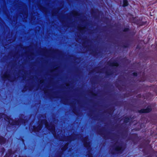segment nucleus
Segmentation results:
<instances>
[{"mask_svg": "<svg viewBox=\"0 0 157 157\" xmlns=\"http://www.w3.org/2000/svg\"><path fill=\"white\" fill-rule=\"evenodd\" d=\"M45 124L46 128L50 131L53 135L54 136L55 134V127L54 126L51 124H50L49 125L45 119L42 120L41 121V124H39L37 127L33 126V131L34 132H39L42 128V124Z\"/></svg>", "mask_w": 157, "mask_h": 157, "instance_id": "nucleus-1", "label": "nucleus"}, {"mask_svg": "<svg viewBox=\"0 0 157 157\" xmlns=\"http://www.w3.org/2000/svg\"><path fill=\"white\" fill-rule=\"evenodd\" d=\"M1 117L3 118L6 121L8 122L9 124H10L12 125H19L21 124V123H24L25 125V122L23 119L18 120L17 121H13L9 117L4 114H2L1 115Z\"/></svg>", "mask_w": 157, "mask_h": 157, "instance_id": "nucleus-2", "label": "nucleus"}, {"mask_svg": "<svg viewBox=\"0 0 157 157\" xmlns=\"http://www.w3.org/2000/svg\"><path fill=\"white\" fill-rule=\"evenodd\" d=\"M85 147H87L88 149H90V143L89 142L88 138L86 137L82 140Z\"/></svg>", "mask_w": 157, "mask_h": 157, "instance_id": "nucleus-3", "label": "nucleus"}, {"mask_svg": "<svg viewBox=\"0 0 157 157\" xmlns=\"http://www.w3.org/2000/svg\"><path fill=\"white\" fill-rule=\"evenodd\" d=\"M151 109L150 106H148L146 109H142L139 111V112L140 113H146L150 112Z\"/></svg>", "mask_w": 157, "mask_h": 157, "instance_id": "nucleus-4", "label": "nucleus"}, {"mask_svg": "<svg viewBox=\"0 0 157 157\" xmlns=\"http://www.w3.org/2000/svg\"><path fill=\"white\" fill-rule=\"evenodd\" d=\"M10 75L7 74V73H5L2 76V78L3 79H8L10 80Z\"/></svg>", "mask_w": 157, "mask_h": 157, "instance_id": "nucleus-5", "label": "nucleus"}, {"mask_svg": "<svg viewBox=\"0 0 157 157\" xmlns=\"http://www.w3.org/2000/svg\"><path fill=\"white\" fill-rule=\"evenodd\" d=\"M108 64L110 66H117L118 65V63L116 62H110V61L108 62Z\"/></svg>", "mask_w": 157, "mask_h": 157, "instance_id": "nucleus-6", "label": "nucleus"}, {"mask_svg": "<svg viewBox=\"0 0 157 157\" xmlns=\"http://www.w3.org/2000/svg\"><path fill=\"white\" fill-rule=\"evenodd\" d=\"M115 150L117 151L121 152L123 151L122 147L121 146H117L115 147Z\"/></svg>", "mask_w": 157, "mask_h": 157, "instance_id": "nucleus-7", "label": "nucleus"}, {"mask_svg": "<svg viewBox=\"0 0 157 157\" xmlns=\"http://www.w3.org/2000/svg\"><path fill=\"white\" fill-rule=\"evenodd\" d=\"M123 6H128V2L127 0H123Z\"/></svg>", "mask_w": 157, "mask_h": 157, "instance_id": "nucleus-8", "label": "nucleus"}, {"mask_svg": "<svg viewBox=\"0 0 157 157\" xmlns=\"http://www.w3.org/2000/svg\"><path fill=\"white\" fill-rule=\"evenodd\" d=\"M71 14L74 16H76L78 15V13L75 11H73L71 12Z\"/></svg>", "mask_w": 157, "mask_h": 157, "instance_id": "nucleus-9", "label": "nucleus"}, {"mask_svg": "<svg viewBox=\"0 0 157 157\" xmlns=\"http://www.w3.org/2000/svg\"><path fill=\"white\" fill-rule=\"evenodd\" d=\"M5 142V139L4 138L1 136H0V144H3Z\"/></svg>", "mask_w": 157, "mask_h": 157, "instance_id": "nucleus-10", "label": "nucleus"}, {"mask_svg": "<svg viewBox=\"0 0 157 157\" xmlns=\"http://www.w3.org/2000/svg\"><path fill=\"white\" fill-rule=\"evenodd\" d=\"M68 145V143H66L65 144L64 147L62 149L63 151H64L67 149Z\"/></svg>", "mask_w": 157, "mask_h": 157, "instance_id": "nucleus-11", "label": "nucleus"}, {"mask_svg": "<svg viewBox=\"0 0 157 157\" xmlns=\"http://www.w3.org/2000/svg\"><path fill=\"white\" fill-rule=\"evenodd\" d=\"M129 118L128 117H126L124 119V122L125 123H127L129 121Z\"/></svg>", "mask_w": 157, "mask_h": 157, "instance_id": "nucleus-12", "label": "nucleus"}, {"mask_svg": "<svg viewBox=\"0 0 157 157\" xmlns=\"http://www.w3.org/2000/svg\"><path fill=\"white\" fill-rule=\"evenodd\" d=\"M44 82V81L43 80H40V84L43 83Z\"/></svg>", "mask_w": 157, "mask_h": 157, "instance_id": "nucleus-13", "label": "nucleus"}, {"mask_svg": "<svg viewBox=\"0 0 157 157\" xmlns=\"http://www.w3.org/2000/svg\"><path fill=\"white\" fill-rule=\"evenodd\" d=\"M133 75L134 76H137V74L136 73L134 72L133 73Z\"/></svg>", "mask_w": 157, "mask_h": 157, "instance_id": "nucleus-14", "label": "nucleus"}, {"mask_svg": "<svg viewBox=\"0 0 157 157\" xmlns=\"http://www.w3.org/2000/svg\"><path fill=\"white\" fill-rule=\"evenodd\" d=\"M88 157H92V155L91 154H90L88 155Z\"/></svg>", "mask_w": 157, "mask_h": 157, "instance_id": "nucleus-15", "label": "nucleus"}, {"mask_svg": "<svg viewBox=\"0 0 157 157\" xmlns=\"http://www.w3.org/2000/svg\"><path fill=\"white\" fill-rule=\"evenodd\" d=\"M128 30V29L127 28L125 29L124 30V31H127Z\"/></svg>", "mask_w": 157, "mask_h": 157, "instance_id": "nucleus-16", "label": "nucleus"}, {"mask_svg": "<svg viewBox=\"0 0 157 157\" xmlns=\"http://www.w3.org/2000/svg\"><path fill=\"white\" fill-rule=\"evenodd\" d=\"M62 140L64 141H65V140H66V139H63Z\"/></svg>", "mask_w": 157, "mask_h": 157, "instance_id": "nucleus-17", "label": "nucleus"}, {"mask_svg": "<svg viewBox=\"0 0 157 157\" xmlns=\"http://www.w3.org/2000/svg\"><path fill=\"white\" fill-rule=\"evenodd\" d=\"M71 136H69V137H68V138L69 139H71Z\"/></svg>", "mask_w": 157, "mask_h": 157, "instance_id": "nucleus-18", "label": "nucleus"}, {"mask_svg": "<svg viewBox=\"0 0 157 157\" xmlns=\"http://www.w3.org/2000/svg\"><path fill=\"white\" fill-rule=\"evenodd\" d=\"M79 29H81V28H79Z\"/></svg>", "mask_w": 157, "mask_h": 157, "instance_id": "nucleus-19", "label": "nucleus"}]
</instances>
